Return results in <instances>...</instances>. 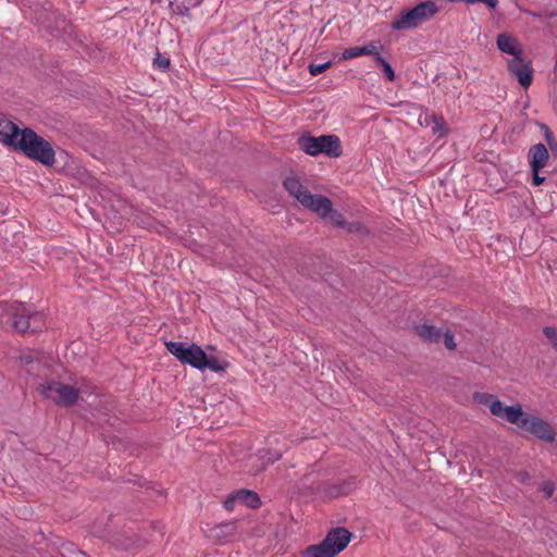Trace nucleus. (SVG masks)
<instances>
[{"mask_svg":"<svg viewBox=\"0 0 557 557\" xmlns=\"http://www.w3.org/2000/svg\"><path fill=\"white\" fill-rule=\"evenodd\" d=\"M169 5L174 14L189 16V8L184 2L176 3L175 0L171 1Z\"/></svg>","mask_w":557,"mask_h":557,"instance_id":"obj_34","label":"nucleus"},{"mask_svg":"<svg viewBox=\"0 0 557 557\" xmlns=\"http://www.w3.org/2000/svg\"><path fill=\"white\" fill-rule=\"evenodd\" d=\"M331 66H332V61H327V62L319 63V64L310 63L308 66V70L312 76H317V75L324 73Z\"/></svg>","mask_w":557,"mask_h":557,"instance_id":"obj_33","label":"nucleus"},{"mask_svg":"<svg viewBox=\"0 0 557 557\" xmlns=\"http://www.w3.org/2000/svg\"><path fill=\"white\" fill-rule=\"evenodd\" d=\"M539 125L544 131V136L549 149L552 151H557V140L555 139V136L550 128L544 123H540Z\"/></svg>","mask_w":557,"mask_h":557,"instance_id":"obj_31","label":"nucleus"},{"mask_svg":"<svg viewBox=\"0 0 557 557\" xmlns=\"http://www.w3.org/2000/svg\"><path fill=\"white\" fill-rule=\"evenodd\" d=\"M347 233H359V234H368V227L359 221L355 222H346V226L344 227Z\"/></svg>","mask_w":557,"mask_h":557,"instance_id":"obj_32","label":"nucleus"},{"mask_svg":"<svg viewBox=\"0 0 557 557\" xmlns=\"http://www.w3.org/2000/svg\"><path fill=\"white\" fill-rule=\"evenodd\" d=\"M356 488V479L349 476L335 483H327L323 487L324 497L330 499L347 495Z\"/></svg>","mask_w":557,"mask_h":557,"instance_id":"obj_13","label":"nucleus"},{"mask_svg":"<svg viewBox=\"0 0 557 557\" xmlns=\"http://www.w3.org/2000/svg\"><path fill=\"white\" fill-rule=\"evenodd\" d=\"M24 313H20L18 319L12 322V327L20 332L25 333L27 331L35 333L39 332L45 327L44 315L40 312L32 311L25 304H23Z\"/></svg>","mask_w":557,"mask_h":557,"instance_id":"obj_9","label":"nucleus"},{"mask_svg":"<svg viewBox=\"0 0 557 557\" xmlns=\"http://www.w3.org/2000/svg\"><path fill=\"white\" fill-rule=\"evenodd\" d=\"M496 45L502 52L510 54L513 58L523 55L520 42L508 33L498 34Z\"/></svg>","mask_w":557,"mask_h":557,"instance_id":"obj_17","label":"nucleus"},{"mask_svg":"<svg viewBox=\"0 0 557 557\" xmlns=\"http://www.w3.org/2000/svg\"><path fill=\"white\" fill-rule=\"evenodd\" d=\"M37 18L44 25V27L51 33L54 30H65L67 23L64 16L57 13L55 11L48 10L39 12Z\"/></svg>","mask_w":557,"mask_h":557,"instance_id":"obj_14","label":"nucleus"},{"mask_svg":"<svg viewBox=\"0 0 557 557\" xmlns=\"http://www.w3.org/2000/svg\"><path fill=\"white\" fill-rule=\"evenodd\" d=\"M8 211V206L3 202H0V218L3 216Z\"/></svg>","mask_w":557,"mask_h":557,"instance_id":"obj_43","label":"nucleus"},{"mask_svg":"<svg viewBox=\"0 0 557 557\" xmlns=\"http://www.w3.org/2000/svg\"><path fill=\"white\" fill-rule=\"evenodd\" d=\"M542 169H530L531 176H532V185L533 186H541L546 182V177L541 175Z\"/></svg>","mask_w":557,"mask_h":557,"instance_id":"obj_38","label":"nucleus"},{"mask_svg":"<svg viewBox=\"0 0 557 557\" xmlns=\"http://www.w3.org/2000/svg\"><path fill=\"white\" fill-rule=\"evenodd\" d=\"M377 47L374 41L369 42L363 47H350L344 50L341 60H349L361 55H375Z\"/></svg>","mask_w":557,"mask_h":557,"instance_id":"obj_23","label":"nucleus"},{"mask_svg":"<svg viewBox=\"0 0 557 557\" xmlns=\"http://www.w3.org/2000/svg\"><path fill=\"white\" fill-rule=\"evenodd\" d=\"M248 462L251 463V466L249 468V472H251V473H253L256 475V474H259V473H261L262 471L265 470V468L269 465L270 460L265 462V461H263V460H261L259 458L249 457Z\"/></svg>","mask_w":557,"mask_h":557,"instance_id":"obj_30","label":"nucleus"},{"mask_svg":"<svg viewBox=\"0 0 557 557\" xmlns=\"http://www.w3.org/2000/svg\"><path fill=\"white\" fill-rule=\"evenodd\" d=\"M182 363L189 364L200 371L209 369L215 373L225 372L230 366V363L225 360L220 361L215 357L208 356L207 352L195 343L189 344L186 347Z\"/></svg>","mask_w":557,"mask_h":557,"instance_id":"obj_7","label":"nucleus"},{"mask_svg":"<svg viewBox=\"0 0 557 557\" xmlns=\"http://www.w3.org/2000/svg\"><path fill=\"white\" fill-rule=\"evenodd\" d=\"M22 134L23 127L0 112V143L13 149Z\"/></svg>","mask_w":557,"mask_h":557,"instance_id":"obj_11","label":"nucleus"},{"mask_svg":"<svg viewBox=\"0 0 557 557\" xmlns=\"http://www.w3.org/2000/svg\"><path fill=\"white\" fill-rule=\"evenodd\" d=\"M414 331L424 343L437 344L443 336L442 329L426 323L416 325Z\"/></svg>","mask_w":557,"mask_h":557,"instance_id":"obj_20","label":"nucleus"},{"mask_svg":"<svg viewBox=\"0 0 557 557\" xmlns=\"http://www.w3.org/2000/svg\"><path fill=\"white\" fill-rule=\"evenodd\" d=\"M37 389L45 398L52 400L62 408L74 406L81 394L79 388L54 380L39 384Z\"/></svg>","mask_w":557,"mask_h":557,"instance_id":"obj_6","label":"nucleus"},{"mask_svg":"<svg viewBox=\"0 0 557 557\" xmlns=\"http://www.w3.org/2000/svg\"><path fill=\"white\" fill-rule=\"evenodd\" d=\"M114 519L115 516H108L103 528H101V522L97 520L94 524L95 533L100 537L107 539L112 546L120 550L128 552L145 546L146 541L140 539L131 529L116 530L119 523L115 522Z\"/></svg>","mask_w":557,"mask_h":557,"instance_id":"obj_2","label":"nucleus"},{"mask_svg":"<svg viewBox=\"0 0 557 557\" xmlns=\"http://www.w3.org/2000/svg\"><path fill=\"white\" fill-rule=\"evenodd\" d=\"M351 537L352 533L346 528H333L319 544L307 546L301 557H335L348 546Z\"/></svg>","mask_w":557,"mask_h":557,"instance_id":"obj_3","label":"nucleus"},{"mask_svg":"<svg viewBox=\"0 0 557 557\" xmlns=\"http://www.w3.org/2000/svg\"><path fill=\"white\" fill-rule=\"evenodd\" d=\"M473 399L479 405L487 406L493 416L502 418L507 422H509L516 409V405L507 406L503 401H500L495 395L488 393L475 392L473 394Z\"/></svg>","mask_w":557,"mask_h":557,"instance_id":"obj_8","label":"nucleus"},{"mask_svg":"<svg viewBox=\"0 0 557 557\" xmlns=\"http://www.w3.org/2000/svg\"><path fill=\"white\" fill-rule=\"evenodd\" d=\"M171 65V61L169 58H164L157 52L156 58L153 59V66L163 71H166Z\"/></svg>","mask_w":557,"mask_h":557,"instance_id":"obj_36","label":"nucleus"},{"mask_svg":"<svg viewBox=\"0 0 557 557\" xmlns=\"http://www.w3.org/2000/svg\"><path fill=\"white\" fill-rule=\"evenodd\" d=\"M541 490L545 494L546 498H550L553 496V494H554V491H555V484L552 481H545L542 484V488Z\"/></svg>","mask_w":557,"mask_h":557,"instance_id":"obj_39","label":"nucleus"},{"mask_svg":"<svg viewBox=\"0 0 557 557\" xmlns=\"http://www.w3.org/2000/svg\"><path fill=\"white\" fill-rule=\"evenodd\" d=\"M12 150L46 166H53L55 163V151L51 143L27 126L23 127V134Z\"/></svg>","mask_w":557,"mask_h":557,"instance_id":"obj_1","label":"nucleus"},{"mask_svg":"<svg viewBox=\"0 0 557 557\" xmlns=\"http://www.w3.org/2000/svg\"><path fill=\"white\" fill-rule=\"evenodd\" d=\"M525 12L533 17H542L543 16L541 13H536L533 11H525Z\"/></svg>","mask_w":557,"mask_h":557,"instance_id":"obj_46","label":"nucleus"},{"mask_svg":"<svg viewBox=\"0 0 557 557\" xmlns=\"http://www.w3.org/2000/svg\"><path fill=\"white\" fill-rule=\"evenodd\" d=\"M543 334L550 342L553 348L557 350V329L553 326H545L543 329Z\"/></svg>","mask_w":557,"mask_h":557,"instance_id":"obj_35","label":"nucleus"},{"mask_svg":"<svg viewBox=\"0 0 557 557\" xmlns=\"http://www.w3.org/2000/svg\"><path fill=\"white\" fill-rule=\"evenodd\" d=\"M151 528L157 531L161 536L164 534V527L159 522H151Z\"/></svg>","mask_w":557,"mask_h":557,"instance_id":"obj_42","label":"nucleus"},{"mask_svg":"<svg viewBox=\"0 0 557 557\" xmlns=\"http://www.w3.org/2000/svg\"><path fill=\"white\" fill-rule=\"evenodd\" d=\"M301 206L310 211L317 213L321 219L325 220L327 213L331 212L332 200L326 196L320 194H311L310 191L307 195H302L300 199Z\"/></svg>","mask_w":557,"mask_h":557,"instance_id":"obj_12","label":"nucleus"},{"mask_svg":"<svg viewBox=\"0 0 557 557\" xmlns=\"http://www.w3.org/2000/svg\"><path fill=\"white\" fill-rule=\"evenodd\" d=\"M509 423L517 425L522 431H527L546 443L555 441L556 432L553 425L537 416L525 412L520 404H516V409Z\"/></svg>","mask_w":557,"mask_h":557,"instance_id":"obj_5","label":"nucleus"},{"mask_svg":"<svg viewBox=\"0 0 557 557\" xmlns=\"http://www.w3.org/2000/svg\"><path fill=\"white\" fill-rule=\"evenodd\" d=\"M420 25L419 17L411 9L403 10L398 16L394 18L391 24V27L394 30H403L418 27Z\"/></svg>","mask_w":557,"mask_h":557,"instance_id":"obj_19","label":"nucleus"},{"mask_svg":"<svg viewBox=\"0 0 557 557\" xmlns=\"http://www.w3.org/2000/svg\"><path fill=\"white\" fill-rule=\"evenodd\" d=\"M516 479L518 480V482L520 483H525L528 482L530 479H531V475L529 472L527 471H520L516 474Z\"/></svg>","mask_w":557,"mask_h":557,"instance_id":"obj_41","label":"nucleus"},{"mask_svg":"<svg viewBox=\"0 0 557 557\" xmlns=\"http://www.w3.org/2000/svg\"><path fill=\"white\" fill-rule=\"evenodd\" d=\"M168 351L172 354L180 362L183 361L185 356L186 347L188 346L185 342H165L164 343Z\"/></svg>","mask_w":557,"mask_h":557,"instance_id":"obj_26","label":"nucleus"},{"mask_svg":"<svg viewBox=\"0 0 557 557\" xmlns=\"http://www.w3.org/2000/svg\"><path fill=\"white\" fill-rule=\"evenodd\" d=\"M22 361L25 363V364H28V363H32L33 362V358L30 356H24L22 357Z\"/></svg>","mask_w":557,"mask_h":557,"instance_id":"obj_44","label":"nucleus"},{"mask_svg":"<svg viewBox=\"0 0 557 557\" xmlns=\"http://www.w3.org/2000/svg\"><path fill=\"white\" fill-rule=\"evenodd\" d=\"M375 63L382 67V71L386 77L387 81L393 82L396 77L395 71L392 67L391 63L385 60L383 57H381L377 52L374 55Z\"/></svg>","mask_w":557,"mask_h":557,"instance_id":"obj_27","label":"nucleus"},{"mask_svg":"<svg viewBox=\"0 0 557 557\" xmlns=\"http://www.w3.org/2000/svg\"><path fill=\"white\" fill-rule=\"evenodd\" d=\"M237 531L236 521H228L215 524L209 529V537L218 541H226Z\"/></svg>","mask_w":557,"mask_h":557,"instance_id":"obj_21","label":"nucleus"},{"mask_svg":"<svg viewBox=\"0 0 557 557\" xmlns=\"http://www.w3.org/2000/svg\"><path fill=\"white\" fill-rule=\"evenodd\" d=\"M301 151L308 156L325 154L329 158H339L343 154V147L338 136L334 134L313 136L310 132H304L297 139Z\"/></svg>","mask_w":557,"mask_h":557,"instance_id":"obj_4","label":"nucleus"},{"mask_svg":"<svg viewBox=\"0 0 557 557\" xmlns=\"http://www.w3.org/2000/svg\"><path fill=\"white\" fill-rule=\"evenodd\" d=\"M555 502L557 503V497L555 498Z\"/></svg>","mask_w":557,"mask_h":557,"instance_id":"obj_48","label":"nucleus"},{"mask_svg":"<svg viewBox=\"0 0 557 557\" xmlns=\"http://www.w3.org/2000/svg\"><path fill=\"white\" fill-rule=\"evenodd\" d=\"M238 503L249 508H258L261 506L260 496L251 490L242 488L237 491Z\"/></svg>","mask_w":557,"mask_h":557,"instance_id":"obj_25","label":"nucleus"},{"mask_svg":"<svg viewBox=\"0 0 557 557\" xmlns=\"http://www.w3.org/2000/svg\"><path fill=\"white\" fill-rule=\"evenodd\" d=\"M283 186L288 191V194L296 198L299 202L302 198V195H307L309 193V190L301 184L297 176H287L283 181Z\"/></svg>","mask_w":557,"mask_h":557,"instance_id":"obj_24","label":"nucleus"},{"mask_svg":"<svg viewBox=\"0 0 557 557\" xmlns=\"http://www.w3.org/2000/svg\"><path fill=\"white\" fill-rule=\"evenodd\" d=\"M451 3H465L466 5H474L483 3L490 11H496L499 4L498 0H447Z\"/></svg>","mask_w":557,"mask_h":557,"instance_id":"obj_28","label":"nucleus"},{"mask_svg":"<svg viewBox=\"0 0 557 557\" xmlns=\"http://www.w3.org/2000/svg\"><path fill=\"white\" fill-rule=\"evenodd\" d=\"M419 124L422 127H432V133L441 137H445L448 134L447 124L443 117V115L437 114H420Z\"/></svg>","mask_w":557,"mask_h":557,"instance_id":"obj_15","label":"nucleus"},{"mask_svg":"<svg viewBox=\"0 0 557 557\" xmlns=\"http://www.w3.org/2000/svg\"><path fill=\"white\" fill-rule=\"evenodd\" d=\"M237 497H238L237 496V492H235V493L231 494L230 496H227V498L224 500L225 509L233 510L235 504L238 502Z\"/></svg>","mask_w":557,"mask_h":557,"instance_id":"obj_40","label":"nucleus"},{"mask_svg":"<svg viewBox=\"0 0 557 557\" xmlns=\"http://www.w3.org/2000/svg\"><path fill=\"white\" fill-rule=\"evenodd\" d=\"M510 75L517 78L523 88H529L533 82V67L531 61H525L523 55L513 58L507 64Z\"/></svg>","mask_w":557,"mask_h":557,"instance_id":"obj_10","label":"nucleus"},{"mask_svg":"<svg viewBox=\"0 0 557 557\" xmlns=\"http://www.w3.org/2000/svg\"><path fill=\"white\" fill-rule=\"evenodd\" d=\"M23 302H0V325L4 326L10 324L12 326V322L18 319L20 313H24Z\"/></svg>","mask_w":557,"mask_h":557,"instance_id":"obj_18","label":"nucleus"},{"mask_svg":"<svg viewBox=\"0 0 557 557\" xmlns=\"http://www.w3.org/2000/svg\"><path fill=\"white\" fill-rule=\"evenodd\" d=\"M444 345L448 350H455L457 345L455 343V335L450 330L443 332Z\"/></svg>","mask_w":557,"mask_h":557,"instance_id":"obj_37","label":"nucleus"},{"mask_svg":"<svg viewBox=\"0 0 557 557\" xmlns=\"http://www.w3.org/2000/svg\"><path fill=\"white\" fill-rule=\"evenodd\" d=\"M0 226H1V232L7 234L8 233V225L5 224V221H2Z\"/></svg>","mask_w":557,"mask_h":557,"instance_id":"obj_45","label":"nucleus"},{"mask_svg":"<svg viewBox=\"0 0 557 557\" xmlns=\"http://www.w3.org/2000/svg\"><path fill=\"white\" fill-rule=\"evenodd\" d=\"M151 2H160L161 0H150Z\"/></svg>","mask_w":557,"mask_h":557,"instance_id":"obj_47","label":"nucleus"},{"mask_svg":"<svg viewBox=\"0 0 557 557\" xmlns=\"http://www.w3.org/2000/svg\"><path fill=\"white\" fill-rule=\"evenodd\" d=\"M530 169H544L549 161V152L542 143L530 147L528 152Z\"/></svg>","mask_w":557,"mask_h":557,"instance_id":"obj_16","label":"nucleus"},{"mask_svg":"<svg viewBox=\"0 0 557 557\" xmlns=\"http://www.w3.org/2000/svg\"><path fill=\"white\" fill-rule=\"evenodd\" d=\"M326 219L332 223L334 227L343 228L346 226V221L344 219V215L334 209L333 205L331 206V212L327 213Z\"/></svg>","mask_w":557,"mask_h":557,"instance_id":"obj_29","label":"nucleus"},{"mask_svg":"<svg viewBox=\"0 0 557 557\" xmlns=\"http://www.w3.org/2000/svg\"><path fill=\"white\" fill-rule=\"evenodd\" d=\"M412 10L419 17L420 24L429 21L440 11L436 3L431 0L418 3L412 8Z\"/></svg>","mask_w":557,"mask_h":557,"instance_id":"obj_22","label":"nucleus"}]
</instances>
